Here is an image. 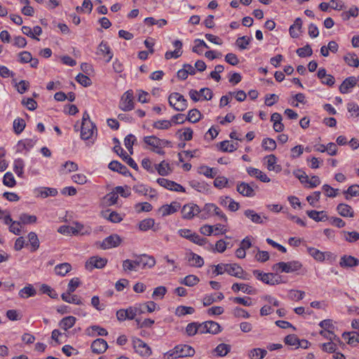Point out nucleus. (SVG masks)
I'll list each match as a JSON object with an SVG mask.
<instances>
[{
  "label": "nucleus",
  "mask_w": 359,
  "mask_h": 359,
  "mask_svg": "<svg viewBox=\"0 0 359 359\" xmlns=\"http://www.w3.org/2000/svg\"><path fill=\"white\" fill-rule=\"evenodd\" d=\"M156 264V259L154 257L147 255L137 256L135 260L126 259L123 262V269L124 271H136L137 268L141 266L142 269L152 268Z\"/></svg>",
  "instance_id": "1"
},
{
  "label": "nucleus",
  "mask_w": 359,
  "mask_h": 359,
  "mask_svg": "<svg viewBox=\"0 0 359 359\" xmlns=\"http://www.w3.org/2000/svg\"><path fill=\"white\" fill-rule=\"evenodd\" d=\"M195 353V350L189 345H177L173 349L165 354V359L191 357Z\"/></svg>",
  "instance_id": "2"
},
{
  "label": "nucleus",
  "mask_w": 359,
  "mask_h": 359,
  "mask_svg": "<svg viewBox=\"0 0 359 359\" xmlns=\"http://www.w3.org/2000/svg\"><path fill=\"white\" fill-rule=\"evenodd\" d=\"M92 231V229L88 226H84L83 224L76 222L74 226H61L58 229V232L62 234H73V235H89Z\"/></svg>",
  "instance_id": "3"
},
{
  "label": "nucleus",
  "mask_w": 359,
  "mask_h": 359,
  "mask_svg": "<svg viewBox=\"0 0 359 359\" xmlns=\"http://www.w3.org/2000/svg\"><path fill=\"white\" fill-rule=\"evenodd\" d=\"M302 266V264L300 262L294 260L288 262H280L275 264L272 266V269L276 272L292 273L299 270Z\"/></svg>",
  "instance_id": "4"
},
{
  "label": "nucleus",
  "mask_w": 359,
  "mask_h": 359,
  "mask_svg": "<svg viewBox=\"0 0 359 359\" xmlns=\"http://www.w3.org/2000/svg\"><path fill=\"white\" fill-rule=\"evenodd\" d=\"M169 104L178 111H184L187 107V100L179 93H172L168 97Z\"/></svg>",
  "instance_id": "5"
},
{
  "label": "nucleus",
  "mask_w": 359,
  "mask_h": 359,
  "mask_svg": "<svg viewBox=\"0 0 359 359\" xmlns=\"http://www.w3.org/2000/svg\"><path fill=\"white\" fill-rule=\"evenodd\" d=\"M212 214L219 216L225 222H227L226 216L214 203H207L202 209V213L198 217L202 219L208 218Z\"/></svg>",
  "instance_id": "6"
},
{
  "label": "nucleus",
  "mask_w": 359,
  "mask_h": 359,
  "mask_svg": "<svg viewBox=\"0 0 359 359\" xmlns=\"http://www.w3.org/2000/svg\"><path fill=\"white\" fill-rule=\"evenodd\" d=\"M240 270V265L237 264H218L215 266V270L213 273L215 275H222L224 273H227L229 275L232 276H236L238 271Z\"/></svg>",
  "instance_id": "7"
},
{
  "label": "nucleus",
  "mask_w": 359,
  "mask_h": 359,
  "mask_svg": "<svg viewBox=\"0 0 359 359\" xmlns=\"http://www.w3.org/2000/svg\"><path fill=\"white\" fill-rule=\"evenodd\" d=\"M133 346L135 351L141 356H149L152 353L148 344L139 338L133 339Z\"/></svg>",
  "instance_id": "8"
},
{
  "label": "nucleus",
  "mask_w": 359,
  "mask_h": 359,
  "mask_svg": "<svg viewBox=\"0 0 359 359\" xmlns=\"http://www.w3.org/2000/svg\"><path fill=\"white\" fill-rule=\"evenodd\" d=\"M133 90H127L121 97L119 102V108L124 111H128L134 109Z\"/></svg>",
  "instance_id": "9"
},
{
  "label": "nucleus",
  "mask_w": 359,
  "mask_h": 359,
  "mask_svg": "<svg viewBox=\"0 0 359 359\" xmlns=\"http://www.w3.org/2000/svg\"><path fill=\"white\" fill-rule=\"evenodd\" d=\"M122 242L121 238L118 234H111L104 238L102 242L97 243V245L103 249L107 250L118 247Z\"/></svg>",
  "instance_id": "10"
},
{
  "label": "nucleus",
  "mask_w": 359,
  "mask_h": 359,
  "mask_svg": "<svg viewBox=\"0 0 359 359\" xmlns=\"http://www.w3.org/2000/svg\"><path fill=\"white\" fill-rule=\"evenodd\" d=\"M200 212L202 213V210L195 203L186 204L182 209V218L185 219H191Z\"/></svg>",
  "instance_id": "11"
},
{
  "label": "nucleus",
  "mask_w": 359,
  "mask_h": 359,
  "mask_svg": "<svg viewBox=\"0 0 359 359\" xmlns=\"http://www.w3.org/2000/svg\"><path fill=\"white\" fill-rule=\"evenodd\" d=\"M221 332L220 325L215 322V321H206L203 323H200L199 326V333L200 334H205L210 333L212 334H216Z\"/></svg>",
  "instance_id": "12"
},
{
  "label": "nucleus",
  "mask_w": 359,
  "mask_h": 359,
  "mask_svg": "<svg viewBox=\"0 0 359 359\" xmlns=\"http://www.w3.org/2000/svg\"><path fill=\"white\" fill-rule=\"evenodd\" d=\"M254 187L257 188L255 183L248 184L246 182H238L237 184V191L243 196L253 197L255 195Z\"/></svg>",
  "instance_id": "13"
},
{
  "label": "nucleus",
  "mask_w": 359,
  "mask_h": 359,
  "mask_svg": "<svg viewBox=\"0 0 359 359\" xmlns=\"http://www.w3.org/2000/svg\"><path fill=\"white\" fill-rule=\"evenodd\" d=\"M97 132V128L92 121L82 123L81 129V137L84 140L90 139L94 133Z\"/></svg>",
  "instance_id": "14"
},
{
  "label": "nucleus",
  "mask_w": 359,
  "mask_h": 359,
  "mask_svg": "<svg viewBox=\"0 0 359 359\" xmlns=\"http://www.w3.org/2000/svg\"><path fill=\"white\" fill-rule=\"evenodd\" d=\"M107 263V259L97 256L91 257L86 263V268L88 270H93L95 268L102 269Z\"/></svg>",
  "instance_id": "15"
},
{
  "label": "nucleus",
  "mask_w": 359,
  "mask_h": 359,
  "mask_svg": "<svg viewBox=\"0 0 359 359\" xmlns=\"http://www.w3.org/2000/svg\"><path fill=\"white\" fill-rule=\"evenodd\" d=\"M114 151L122 158V159L126 161V163L133 168V169L137 170H138V165L135 162V161L128 155V154L123 149V148L119 145H116L114 147Z\"/></svg>",
  "instance_id": "16"
},
{
  "label": "nucleus",
  "mask_w": 359,
  "mask_h": 359,
  "mask_svg": "<svg viewBox=\"0 0 359 359\" xmlns=\"http://www.w3.org/2000/svg\"><path fill=\"white\" fill-rule=\"evenodd\" d=\"M108 345L107 341L101 338L94 340L91 344V350L96 354L103 353L107 351Z\"/></svg>",
  "instance_id": "17"
},
{
  "label": "nucleus",
  "mask_w": 359,
  "mask_h": 359,
  "mask_svg": "<svg viewBox=\"0 0 359 359\" xmlns=\"http://www.w3.org/2000/svg\"><path fill=\"white\" fill-rule=\"evenodd\" d=\"M358 79L355 76H349L346 78L339 86V91L342 94L348 93L351 88L355 87L357 84Z\"/></svg>",
  "instance_id": "18"
},
{
  "label": "nucleus",
  "mask_w": 359,
  "mask_h": 359,
  "mask_svg": "<svg viewBox=\"0 0 359 359\" xmlns=\"http://www.w3.org/2000/svg\"><path fill=\"white\" fill-rule=\"evenodd\" d=\"M97 55H102L104 57L107 56V62H109L113 57V53L108 45L107 42L102 41L98 46L97 50L96 53Z\"/></svg>",
  "instance_id": "19"
},
{
  "label": "nucleus",
  "mask_w": 359,
  "mask_h": 359,
  "mask_svg": "<svg viewBox=\"0 0 359 359\" xmlns=\"http://www.w3.org/2000/svg\"><path fill=\"white\" fill-rule=\"evenodd\" d=\"M173 45L175 47V50L174 51H167L165 54V58L166 60H170L171 58H178L182 54V43L180 40H175L173 42Z\"/></svg>",
  "instance_id": "20"
},
{
  "label": "nucleus",
  "mask_w": 359,
  "mask_h": 359,
  "mask_svg": "<svg viewBox=\"0 0 359 359\" xmlns=\"http://www.w3.org/2000/svg\"><path fill=\"white\" fill-rule=\"evenodd\" d=\"M339 265L343 268L357 266L359 265V259L351 255H344L341 257Z\"/></svg>",
  "instance_id": "21"
},
{
  "label": "nucleus",
  "mask_w": 359,
  "mask_h": 359,
  "mask_svg": "<svg viewBox=\"0 0 359 359\" xmlns=\"http://www.w3.org/2000/svg\"><path fill=\"white\" fill-rule=\"evenodd\" d=\"M247 172L250 176L255 177L262 182H269L271 181L264 172L257 168L249 167L247 168Z\"/></svg>",
  "instance_id": "22"
},
{
  "label": "nucleus",
  "mask_w": 359,
  "mask_h": 359,
  "mask_svg": "<svg viewBox=\"0 0 359 359\" xmlns=\"http://www.w3.org/2000/svg\"><path fill=\"white\" fill-rule=\"evenodd\" d=\"M108 168L113 171L118 172L122 174L123 175H131L127 167L121 164L118 161H113L110 162L108 165Z\"/></svg>",
  "instance_id": "23"
},
{
  "label": "nucleus",
  "mask_w": 359,
  "mask_h": 359,
  "mask_svg": "<svg viewBox=\"0 0 359 359\" xmlns=\"http://www.w3.org/2000/svg\"><path fill=\"white\" fill-rule=\"evenodd\" d=\"M263 283L269 285H275L284 283V281L282 280L281 276H279L277 273H266L264 278Z\"/></svg>",
  "instance_id": "24"
},
{
  "label": "nucleus",
  "mask_w": 359,
  "mask_h": 359,
  "mask_svg": "<svg viewBox=\"0 0 359 359\" xmlns=\"http://www.w3.org/2000/svg\"><path fill=\"white\" fill-rule=\"evenodd\" d=\"M187 259L189 265L191 266L201 267L204 264L203 259L192 252L187 255Z\"/></svg>",
  "instance_id": "25"
},
{
  "label": "nucleus",
  "mask_w": 359,
  "mask_h": 359,
  "mask_svg": "<svg viewBox=\"0 0 359 359\" xmlns=\"http://www.w3.org/2000/svg\"><path fill=\"white\" fill-rule=\"evenodd\" d=\"M306 214L316 222H325L328 219V216L325 211L308 210Z\"/></svg>",
  "instance_id": "26"
},
{
  "label": "nucleus",
  "mask_w": 359,
  "mask_h": 359,
  "mask_svg": "<svg viewBox=\"0 0 359 359\" xmlns=\"http://www.w3.org/2000/svg\"><path fill=\"white\" fill-rule=\"evenodd\" d=\"M338 213L342 217H353L354 216V212L352 208L345 203H339L337 207Z\"/></svg>",
  "instance_id": "27"
},
{
  "label": "nucleus",
  "mask_w": 359,
  "mask_h": 359,
  "mask_svg": "<svg viewBox=\"0 0 359 359\" xmlns=\"http://www.w3.org/2000/svg\"><path fill=\"white\" fill-rule=\"evenodd\" d=\"M231 290L234 292H238L241 290L248 294H252L255 293V290L252 288V287L245 283H234L231 286Z\"/></svg>",
  "instance_id": "28"
},
{
  "label": "nucleus",
  "mask_w": 359,
  "mask_h": 359,
  "mask_svg": "<svg viewBox=\"0 0 359 359\" xmlns=\"http://www.w3.org/2000/svg\"><path fill=\"white\" fill-rule=\"evenodd\" d=\"M180 208V204L178 202H172L170 205H163L161 210L163 211V215H169L177 212Z\"/></svg>",
  "instance_id": "29"
},
{
  "label": "nucleus",
  "mask_w": 359,
  "mask_h": 359,
  "mask_svg": "<svg viewBox=\"0 0 359 359\" xmlns=\"http://www.w3.org/2000/svg\"><path fill=\"white\" fill-rule=\"evenodd\" d=\"M267 159V169L270 171H276L278 172L281 170V167L279 165H276L277 162V158L273 154H270L266 156Z\"/></svg>",
  "instance_id": "30"
},
{
  "label": "nucleus",
  "mask_w": 359,
  "mask_h": 359,
  "mask_svg": "<svg viewBox=\"0 0 359 359\" xmlns=\"http://www.w3.org/2000/svg\"><path fill=\"white\" fill-rule=\"evenodd\" d=\"M231 346L226 344H219L213 350V352L216 353L217 356L224 357L226 355L231 351Z\"/></svg>",
  "instance_id": "31"
},
{
  "label": "nucleus",
  "mask_w": 359,
  "mask_h": 359,
  "mask_svg": "<svg viewBox=\"0 0 359 359\" xmlns=\"http://www.w3.org/2000/svg\"><path fill=\"white\" fill-rule=\"evenodd\" d=\"M36 294V291L31 284L27 285L19 291V296L24 299L34 297Z\"/></svg>",
  "instance_id": "32"
},
{
  "label": "nucleus",
  "mask_w": 359,
  "mask_h": 359,
  "mask_svg": "<svg viewBox=\"0 0 359 359\" xmlns=\"http://www.w3.org/2000/svg\"><path fill=\"white\" fill-rule=\"evenodd\" d=\"M72 270L70 264L65 262L57 264L55 266V272L57 275L65 276L67 273Z\"/></svg>",
  "instance_id": "33"
},
{
  "label": "nucleus",
  "mask_w": 359,
  "mask_h": 359,
  "mask_svg": "<svg viewBox=\"0 0 359 359\" xmlns=\"http://www.w3.org/2000/svg\"><path fill=\"white\" fill-rule=\"evenodd\" d=\"M76 320L75 317L69 316L62 318L60 320L59 325L62 329L67 330L74 326L76 323Z\"/></svg>",
  "instance_id": "34"
},
{
  "label": "nucleus",
  "mask_w": 359,
  "mask_h": 359,
  "mask_svg": "<svg viewBox=\"0 0 359 359\" xmlns=\"http://www.w3.org/2000/svg\"><path fill=\"white\" fill-rule=\"evenodd\" d=\"M144 142L149 146L158 149L161 147L163 140L156 137V136H147L144 138Z\"/></svg>",
  "instance_id": "35"
},
{
  "label": "nucleus",
  "mask_w": 359,
  "mask_h": 359,
  "mask_svg": "<svg viewBox=\"0 0 359 359\" xmlns=\"http://www.w3.org/2000/svg\"><path fill=\"white\" fill-rule=\"evenodd\" d=\"M156 169L158 173L162 176H167L171 172L169 163L165 161H163L159 164L156 165Z\"/></svg>",
  "instance_id": "36"
},
{
  "label": "nucleus",
  "mask_w": 359,
  "mask_h": 359,
  "mask_svg": "<svg viewBox=\"0 0 359 359\" xmlns=\"http://www.w3.org/2000/svg\"><path fill=\"white\" fill-rule=\"evenodd\" d=\"M267 351L265 349L255 348L250 351L248 356L251 359H262L266 355Z\"/></svg>",
  "instance_id": "37"
},
{
  "label": "nucleus",
  "mask_w": 359,
  "mask_h": 359,
  "mask_svg": "<svg viewBox=\"0 0 359 359\" xmlns=\"http://www.w3.org/2000/svg\"><path fill=\"white\" fill-rule=\"evenodd\" d=\"M199 278L195 275H188L184 277L182 280H180V283L185 285L189 287H193L197 285L199 283Z\"/></svg>",
  "instance_id": "38"
},
{
  "label": "nucleus",
  "mask_w": 359,
  "mask_h": 359,
  "mask_svg": "<svg viewBox=\"0 0 359 359\" xmlns=\"http://www.w3.org/2000/svg\"><path fill=\"white\" fill-rule=\"evenodd\" d=\"M244 215L255 224L263 223V219H262V217L252 210H246L244 212Z\"/></svg>",
  "instance_id": "39"
},
{
  "label": "nucleus",
  "mask_w": 359,
  "mask_h": 359,
  "mask_svg": "<svg viewBox=\"0 0 359 359\" xmlns=\"http://www.w3.org/2000/svg\"><path fill=\"white\" fill-rule=\"evenodd\" d=\"M62 299L67 303L74 304L76 305H81L82 301L79 297L77 295L69 294L68 293H63L61 295Z\"/></svg>",
  "instance_id": "40"
},
{
  "label": "nucleus",
  "mask_w": 359,
  "mask_h": 359,
  "mask_svg": "<svg viewBox=\"0 0 359 359\" xmlns=\"http://www.w3.org/2000/svg\"><path fill=\"white\" fill-rule=\"evenodd\" d=\"M224 294L222 292H219L217 294V298H215L213 295H206L204 297L203 299V306H208L212 304L213 302L217 301H221L224 299Z\"/></svg>",
  "instance_id": "41"
},
{
  "label": "nucleus",
  "mask_w": 359,
  "mask_h": 359,
  "mask_svg": "<svg viewBox=\"0 0 359 359\" xmlns=\"http://www.w3.org/2000/svg\"><path fill=\"white\" fill-rule=\"evenodd\" d=\"M344 59L348 65L358 67L359 65V60L355 53H347Z\"/></svg>",
  "instance_id": "42"
},
{
  "label": "nucleus",
  "mask_w": 359,
  "mask_h": 359,
  "mask_svg": "<svg viewBox=\"0 0 359 359\" xmlns=\"http://www.w3.org/2000/svg\"><path fill=\"white\" fill-rule=\"evenodd\" d=\"M26 126L25 121L22 118H17L13 121V130L15 134H20Z\"/></svg>",
  "instance_id": "43"
},
{
  "label": "nucleus",
  "mask_w": 359,
  "mask_h": 359,
  "mask_svg": "<svg viewBox=\"0 0 359 359\" xmlns=\"http://www.w3.org/2000/svg\"><path fill=\"white\" fill-rule=\"evenodd\" d=\"M344 194H345V198L346 200H348L351 196H359V185L353 184L350 186L347 190L344 191Z\"/></svg>",
  "instance_id": "44"
},
{
  "label": "nucleus",
  "mask_w": 359,
  "mask_h": 359,
  "mask_svg": "<svg viewBox=\"0 0 359 359\" xmlns=\"http://www.w3.org/2000/svg\"><path fill=\"white\" fill-rule=\"evenodd\" d=\"M251 39V37L247 36L238 37L236 41V45L239 48L240 50L246 49L250 43Z\"/></svg>",
  "instance_id": "45"
},
{
  "label": "nucleus",
  "mask_w": 359,
  "mask_h": 359,
  "mask_svg": "<svg viewBox=\"0 0 359 359\" xmlns=\"http://www.w3.org/2000/svg\"><path fill=\"white\" fill-rule=\"evenodd\" d=\"M219 149L224 152H233L237 149V144L235 145L228 140L219 143Z\"/></svg>",
  "instance_id": "46"
},
{
  "label": "nucleus",
  "mask_w": 359,
  "mask_h": 359,
  "mask_svg": "<svg viewBox=\"0 0 359 359\" xmlns=\"http://www.w3.org/2000/svg\"><path fill=\"white\" fill-rule=\"evenodd\" d=\"M201 118V112L197 109H193L189 111L186 119L191 123H196L200 121Z\"/></svg>",
  "instance_id": "47"
},
{
  "label": "nucleus",
  "mask_w": 359,
  "mask_h": 359,
  "mask_svg": "<svg viewBox=\"0 0 359 359\" xmlns=\"http://www.w3.org/2000/svg\"><path fill=\"white\" fill-rule=\"evenodd\" d=\"M154 224H155L154 219H153L151 218L145 219L140 222L139 229L141 231H145L150 229L154 228Z\"/></svg>",
  "instance_id": "48"
},
{
  "label": "nucleus",
  "mask_w": 359,
  "mask_h": 359,
  "mask_svg": "<svg viewBox=\"0 0 359 359\" xmlns=\"http://www.w3.org/2000/svg\"><path fill=\"white\" fill-rule=\"evenodd\" d=\"M262 146L264 150L273 151L276 148V142L273 139L264 138L262 140Z\"/></svg>",
  "instance_id": "49"
},
{
  "label": "nucleus",
  "mask_w": 359,
  "mask_h": 359,
  "mask_svg": "<svg viewBox=\"0 0 359 359\" xmlns=\"http://www.w3.org/2000/svg\"><path fill=\"white\" fill-rule=\"evenodd\" d=\"M28 239L32 245L31 251H36L39 248V241L37 235L34 232H30L28 234Z\"/></svg>",
  "instance_id": "50"
},
{
  "label": "nucleus",
  "mask_w": 359,
  "mask_h": 359,
  "mask_svg": "<svg viewBox=\"0 0 359 359\" xmlns=\"http://www.w3.org/2000/svg\"><path fill=\"white\" fill-rule=\"evenodd\" d=\"M195 311L191 306H180L176 309L175 314L178 316H183L187 314H192Z\"/></svg>",
  "instance_id": "51"
},
{
  "label": "nucleus",
  "mask_w": 359,
  "mask_h": 359,
  "mask_svg": "<svg viewBox=\"0 0 359 359\" xmlns=\"http://www.w3.org/2000/svg\"><path fill=\"white\" fill-rule=\"evenodd\" d=\"M20 223L23 224H34L36 222L37 218L35 215H30L27 213L21 214L20 216Z\"/></svg>",
  "instance_id": "52"
},
{
  "label": "nucleus",
  "mask_w": 359,
  "mask_h": 359,
  "mask_svg": "<svg viewBox=\"0 0 359 359\" xmlns=\"http://www.w3.org/2000/svg\"><path fill=\"white\" fill-rule=\"evenodd\" d=\"M3 183L8 187H13L16 184V181L13 175L11 172H7L3 179Z\"/></svg>",
  "instance_id": "53"
},
{
  "label": "nucleus",
  "mask_w": 359,
  "mask_h": 359,
  "mask_svg": "<svg viewBox=\"0 0 359 359\" xmlns=\"http://www.w3.org/2000/svg\"><path fill=\"white\" fill-rule=\"evenodd\" d=\"M199 326L200 323H189L186 327L187 334L191 337L195 335L196 333H199Z\"/></svg>",
  "instance_id": "54"
},
{
  "label": "nucleus",
  "mask_w": 359,
  "mask_h": 359,
  "mask_svg": "<svg viewBox=\"0 0 359 359\" xmlns=\"http://www.w3.org/2000/svg\"><path fill=\"white\" fill-rule=\"evenodd\" d=\"M144 22L148 25H156L159 27H162L167 25V21L165 19L156 20L152 17H148L144 19Z\"/></svg>",
  "instance_id": "55"
},
{
  "label": "nucleus",
  "mask_w": 359,
  "mask_h": 359,
  "mask_svg": "<svg viewBox=\"0 0 359 359\" xmlns=\"http://www.w3.org/2000/svg\"><path fill=\"white\" fill-rule=\"evenodd\" d=\"M76 81L84 87H88L92 84L90 79L83 74H79L76 76Z\"/></svg>",
  "instance_id": "56"
},
{
  "label": "nucleus",
  "mask_w": 359,
  "mask_h": 359,
  "mask_svg": "<svg viewBox=\"0 0 359 359\" xmlns=\"http://www.w3.org/2000/svg\"><path fill=\"white\" fill-rule=\"evenodd\" d=\"M308 252L317 261H323L325 259L324 254L314 248H309Z\"/></svg>",
  "instance_id": "57"
},
{
  "label": "nucleus",
  "mask_w": 359,
  "mask_h": 359,
  "mask_svg": "<svg viewBox=\"0 0 359 359\" xmlns=\"http://www.w3.org/2000/svg\"><path fill=\"white\" fill-rule=\"evenodd\" d=\"M14 171L19 177H22L23 174L24 161L21 158H18L14 161Z\"/></svg>",
  "instance_id": "58"
},
{
  "label": "nucleus",
  "mask_w": 359,
  "mask_h": 359,
  "mask_svg": "<svg viewBox=\"0 0 359 359\" xmlns=\"http://www.w3.org/2000/svg\"><path fill=\"white\" fill-rule=\"evenodd\" d=\"M296 52L297 55L301 57L311 56L313 53L311 47L309 44L304 46L302 48H298Z\"/></svg>",
  "instance_id": "59"
},
{
  "label": "nucleus",
  "mask_w": 359,
  "mask_h": 359,
  "mask_svg": "<svg viewBox=\"0 0 359 359\" xmlns=\"http://www.w3.org/2000/svg\"><path fill=\"white\" fill-rule=\"evenodd\" d=\"M40 290L42 293L47 294L52 299H57L58 297L57 292L47 285L43 284Z\"/></svg>",
  "instance_id": "60"
},
{
  "label": "nucleus",
  "mask_w": 359,
  "mask_h": 359,
  "mask_svg": "<svg viewBox=\"0 0 359 359\" xmlns=\"http://www.w3.org/2000/svg\"><path fill=\"white\" fill-rule=\"evenodd\" d=\"M135 208L138 213L141 212H149L152 210V205L147 202L139 203L135 205Z\"/></svg>",
  "instance_id": "61"
},
{
  "label": "nucleus",
  "mask_w": 359,
  "mask_h": 359,
  "mask_svg": "<svg viewBox=\"0 0 359 359\" xmlns=\"http://www.w3.org/2000/svg\"><path fill=\"white\" fill-rule=\"evenodd\" d=\"M171 121L168 120L158 121L153 123V127L156 129L166 130L170 128Z\"/></svg>",
  "instance_id": "62"
},
{
  "label": "nucleus",
  "mask_w": 359,
  "mask_h": 359,
  "mask_svg": "<svg viewBox=\"0 0 359 359\" xmlns=\"http://www.w3.org/2000/svg\"><path fill=\"white\" fill-rule=\"evenodd\" d=\"M135 141V137L132 134L127 135L124 140L125 146L131 154H133V145L134 144Z\"/></svg>",
  "instance_id": "63"
},
{
  "label": "nucleus",
  "mask_w": 359,
  "mask_h": 359,
  "mask_svg": "<svg viewBox=\"0 0 359 359\" xmlns=\"http://www.w3.org/2000/svg\"><path fill=\"white\" fill-rule=\"evenodd\" d=\"M80 281L78 278H72L69 284H68V288H67V292L69 294H71L72 292H74L76 289L79 286Z\"/></svg>",
  "instance_id": "64"
}]
</instances>
